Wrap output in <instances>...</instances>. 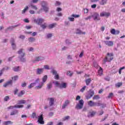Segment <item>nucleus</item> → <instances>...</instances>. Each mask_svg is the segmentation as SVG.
<instances>
[{
  "label": "nucleus",
  "instance_id": "62",
  "mask_svg": "<svg viewBox=\"0 0 125 125\" xmlns=\"http://www.w3.org/2000/svg\"><path fill=\"white\" fill-rule=\"evenodd\" d=\"M20 39H21V40H24L25 39V36L24 35H21L19 36Z\"/></svg>",
  "mask_w": 125,
  "mask_h": 125
},
{
  "label": "nucleus",
  "instance_id": "40",
  "mask_svg": "<svg viewBox=\"0 0 125 125\" xmlns=\"http://www.w3.org/2000/svg\"><path fill=\"white\" fill-rule=\"evenodd\" d=\"M103 114H104V111L103 110H100L98 112V115L99 116H102Z\"/></svg>",
  "mask_w": 125,
  "mask_h": 125
},
{
  "label": "nucleus",
  "instance_id": "8",
  "mask_svg": "<svg viewBox=\"0 0 125 125\" xmlns=\"http://www.w3.org/2000/svg\"><path fill=\"white\" fill-rule=\"evenodd\" d=\"M23 107H24L23 105L16 104L15 105H11L9 106L7 108L10 109H14V108H23Z\"/></svg>",
  "mask_w": 125,
  "mask_h": 125
},
{
  "label": "nucleus",
  "instance_id": "54",
  "mask_svg": "<svg viewBox=\"0 0 125 125\" xmlns=\"http://www.w3.org/2000/svg\"><path fill=\"white\" fill-rule=\"evenodd\" d=\"M4 72V68H2L0 71V77L3 74V72Z\"/></svg>",
  "mask_w": 125,
  "mask_h": 125
},
{
  "label": "nucleus",
  "instance_id": "59",
  "mask_svg": "<svg viewBox=\"0 0 125 125\" xmlns=\"http://www.w3.org/2000/svg\"><path fill=\"white\" fill-rule=\"evenodd\" d=\"M113 93H109V94L108 96V98H112V97H113Z\"/></svg>",
  "mask_w": 125,
  "mask_h": 125
},
{
  "label": "nucleus",
  "instance_id": "22",
  "mask_svg": "<svg viewBox=\"0 0 125 125\" xmlns=\"http://www.w3.org/2000/svg\"><path fill=\"white\" fill-rule=\"evenodd\" d=\"M41 4L42 7L43 6H47V5H48V3L46 1L43 0L41 2Z\"/></svg>",
  "mask_w": 125,
  "mask_h": 125
},
{
  "label": "nucleus",
  "instance_id": "15",
  "mask_svg": "<svg viewBox=\"0 0 125 125\" xmlns=\"http://www.w3.org/2000/svg\"><path fill=\"white\" fill-rule=\"evenodd\" d=\"M70 104V101L66 100L65 101L64 103L62 104V109H65Z\"/></svg>",
  "mask_w": 125,
  "mask_h": 125
},
{
  "label": "nucleus",
  "instance_id": "55",
  "mask_svg": "<svg viewBox=\"0 0 125 125\" xmlns=\"http://www.w3.org/2000/svg\"><path fill=\"white\" fill-rule=\"evenodd\" d=\"M32 117L33 118V119H35V118H37V115L36 114V113L33 112L32 115Z\"/></svg>",
  "mask_w": 125,
  "mask_h": 125
},
{
  "label": "nucleus",
  "instance_id": "44",
  "mask_svg": "<svg viewBox=\"0 0 125 125\" xmlns=\"http://www.w3.org/2000/svg\"><path fill=\"white\" fill-rule=\"evenodd\" d=\"M65 43L66 44H67V45H70V44H71V42H70V41L68 39H66L65 40Z\"/></svg>",
  "mask_w": 125,
  "mask_h": 125
},
{
  "label": "nucleus",
  "instance_id": "38",
  "mask_svg": "<svg viewBox=\"0 0 125 125\" xmlns=\"http://www.w3.org/2000/svg\"><path fill=\"white\" fill-rule=\"evenodd\" d=\"M40 25H41V28H42V29H45V28H46V26H47V25L46 24V23L42 24Z\"/></svg>",
  "mask_w": 125,
  "mask_h": 125
},
{
  "label": "nucleus",
  "instance_id": "12",
  "mask_svg": "<svg viewBox=\"0 0 125 125\" xmlns=\"http://www.w3.org/2000/svg\"><path fill=\"white\" fill-rule=\"evenodd\" d=\"M113 56H114V55H113V53H107V58L108 59V62H110V61H112V60H113V59H114V58L113 57Z\"/></svg>",
  "mask_w": 125,
  "mask_h": 125
},
{
  "label": "nucleus",
  "instance_id": "36",
  "mask_svg": "<svg viewBox=\"0 0 125 125\" xmlns=\"http://www.w3.org/2000/svg\"><path fill=\"white\" fill-rule=\"evenodd\" d=\"M18 53L20 55H21V56H22L23 55V49H20L19 51H18Z\"/></svg>",
  "mask_w": 125,
  "mask_h": 125
},
{
  "label": "nucleus",
  "instance_id": "28",
  "mask_svg": "<svg viewBox=\"0 0 125 125\" xmlns=\"http://www.w3.org/2000/svg\"><path fill=\"white\" fill-rule=\"evenodd\" d=\"M17 114H18V110H15L11 112L10 115L14 116V115H17Z\"/></svg>",
  "mask_w": 125,
  "mask_h": 125
},
{
  "label": "nucleus",
  "instance_id": "33",
  "mask_svg": "<svg viewBox=\"0 0 125 125\" xmlns=\"http://www.w3.org/2000/svg\"><path fill=\"white\" fill-rule=\"evenodd\" d=\"M20 68V66H15L13 68V70L14 72H19Z\"/></svg>",
  "mask_w": 125,
  "mask_h": 125
},
{
  "label": "nucleus",
  "instance_id": "39",
  "mask_svg": "<svg viewBox=\"0 0 125 125\" xmlns=\"http://www.w3.org/2000/svg\"><path fill=\"white\" fill-rule=\"evenodd\" d=\"M36 85V83H31L29 86H28V88H32V87H33Z\"/></svg>",
  "mask_w": 125,
  "mask_h": 125
},
{
  "label": "nucleus",
  "instance_id": "56",
  "mask_svg": "<svg viewBox=\"0 0 125 125\" xmlns=\"http://www.w3.org/2000/svg\"><path fill=\"white\" fill-rule=\"evenodd\" d=\"M115 33H116V30L114 29H112L111 31V33L112 34V35H115Z\"/></svg>",
  "mask_w": 125,
  "mask_h": 125
},
{
  "label": "nucleus",
  "instance_id": "51",
  "mask_svg": "<svg viewBox=\"0 0 125 125\" xmlns=\"http://www.w3.org/2000/svg\"><path fill=\"white\" fill-rule=\"evenodd\" d=\"M66 75L69 76V77H72V76H73V73H71L70 71H68L66 73Z\"/></svg>",
  "mask_w": 125,
  "mask_h": 125
},
{
  "label": "nucleus",
  "instance_id": "43",
  "mask_svg": "<svg viewBox=\"0 0 125 125\" xmlns=\"http://www.w3.org/2000/svg\"><path fill=\"white\" fill-rule=\"evenodd\" d=\"M51 87H52V83H50L47 84V88H48V89H50Z\"/></svg>",
  "mask_w": 125,
  "mask_h": 125
},
{
  "label": "nucleus",
  "instance_id": "30",
  "mask_svg": "<svg viewBox=\"0 0 125 125\" xmlns=\"http://www.w3.org/2000/svg\"><path fill=\"white\" fill-rule=\"evenodd\" d=\"M47 80V75L44 76L42 78V83H44L46 82Z\"/></svg>",
  "mask_w": 125,
  "mask_h": 125
},
{
  "label": "nucleus",
  "instance_id": "9",
  "mask_svg": "<svg viewBox=\"0 0 125 125\" xmlns=\"http://www.w3.org/2000/svg\"><path fill=\"white\" fill-rule=\"evenodd\" d=\"M44 22V20L42 19H39L34 20V22L36 23V24H38V25H42V23Z\"/></svg>",
  "mask_w": 125,
  "mask_h": 125
},
{
  "label": "nucleus",
  "instance_id": "26",
  "mask_svg": "<svg viewBox=\"0 0 125 125\" xmlns=\"http://www.w3.org/2000/svg\"><path fill=\"white\" fill-rule=\"evenodd\" d=\"M12 124H13V122H12L10 121H4L3 123V124L4 125H12Z\"/></svg>",
  "mask_w": 125,
  "mask_h": 125
},
{
  "label": "nucleus",
  "instance_id": "27",
  "mask_svg": "<svg viewBox=\"0 0 125 125\" xmlns=\"http://www.w3.org/2000/svg\"><path fill=\"white\" fill-rule=\"evenodd\" d=\"M26 100H19L18 101V104H26Z\"/></svg>",
  "mask_w": 125,
  "mask_h": 125
},
{
  "label": "nucleus",
  "instance_id": "3",
  "mask_svg": "<svg viewBox=\"0 0 125 125\" xmlns=\"http://www.w3.org/2000/svg\"><path fill=\"white\" fill-rule=\"evenodd\" d=\"M91 17H92L94 21H100L101 20L100 17L99 16V14L97 12L94 13L91 15Z\"/></svg>",
  "mask_w": 125,
  "mask_h": 125
},
{
  "label": "nucleus",
  "instance_id": "18",
  "mask_svg": "<svg viewBox=\"0 0 125 125\" xmlns=\"http://www.w3.org/2000/svg\"><path fill=\"white\" fill-rule=\"evenodd\" d=\"M88 105L90 107H93L94 106H96V103H94L92 101H90L88 102Z\"/></svg>",
  "mask_w": 125,
  "mask_h": 125
},
{
  "label": "nucleus",
  "instance_id": "31",
  "mask_svg": "<svg viewBox=\"0 0 125 125\" xmlns=\"http://www.w3.org/2000/svg\"><path fill=\"white\" fill-rule=\"evenodd\" d=\"M98 73L99 76H101V75L103 74V70L102 69V68L100 67V69L98 70Z\"/></svg>",
  "mask_w": 125,
  "mask_h": 125
},
{
  "label": "nucleus",
  "instance_id": "50",
  "mask_svg": "<svg viewBox=\"0 0 125 125\" xmlns=\"http://www.w3.org/2000/svg\"><path fill=\"white\" fill-rule=\"evenodd\" d=\"M12 79L14 81H17V80H18V76H15L14 77H12Z\"/></svg>",
  "mask_w": 125,
  "mask_h": 125
},
{
  "label": "nucleus",
  "instance_id": "20",
  "mask_svg": "<svg viewBox=\"0 0 125 125\" xmlns=\"http://www.w3.org/2000/svg\"><path fill=\"white\" fill-rule=\"evenodd\" d=\"M24 94H25V91L22 90L19 92L18 93L17 95L18 97H22V96H23V95H24Z\"/></svg>",
  "mask_w": 125,
  "mask_h": 125
},
{
  "label": "nucleus",
  "instance_id": "42",
  "mask_svg": "<svg viewBox=\"0 0 125 125\" xmlns=\"http://www.w3.org/2000/svg\"><path fill=\"white\" fill-rule=\"evenodd\" d=\"M71 17H74V18H79V17H80V15L72 14L71 16Z\"/></svg>",
  "mask_w": 125,
  "mask_h": 125
},
{
  "label": "nucleus",
  "instance_id": "32",
  "mask_svg": "<svg viewBox=\"0 0 125 125\" xmlns=\"http://www.w3.org/2000/svg\"><path fill=\"white\" fill-rule=\"evenodd\" d=\"M57 25V23H54L51 24L49 25V28H50V29H52V28L55 27V26Z\"/></svg>",
  "mask_w": 125,
  "mask_h": 125
},
{
  "label": "nucleus",
  "instance_id": "13",
  "mask_svg": "<svg viewBox=\"0 0 125 125\" xmlns=\"http://www.w3.org/2000/svg\"><path fill=\"white\" fill-rule=\"evenodd\" d=\"M104 42L107 46H113L114 45V42L113 41H104Z\"/></svg>",
  "mask_w": 125,
  "mask_h": 125
},
{
  "label": "nucleus",
  "instance_id": "7",
  "mask_svg": "<svg viewBox=\"0 0 125 125\" xmlns=\"http://www.w3.org/2000/svg\"><path fill=\"white\" fill-rule=\"evenodd\" d=\"M110 15H111V13L109 12H106L105 11L102 12L100 14V16H101V17H109Z\"/></svg>",
  "mask_w": 125,
  "mask_h": 125
},
{
  "label": "nucleus",
  "instance_id": "21",
  "mask_svg": "<svg viewBox=\"0 0 125 125\" xmlns=\"http://www.w3.org/2000/svg\"><path fill=\"white\" fill-rule=\"evenodd\" d=\"M29 7H31L32 9H34V10H37L38 9L37 5H34L33 4H30Z\"/></svg>",
  "mask_w": 125,
  "mask_h": 125
},
{
  "label": "nucleus",
  "instance_id": "64",
  "mask_svg": "<svg viewBox=\"0 0 125 125\" xmlns=\"http://www.w3.org/2000/svg\"><path fill=\"white\" fill-rule=\"evenodd\" d=\"M29 13H30V14H35V11L33 10H30Z\"/></svg>",
  "mask_w": 125,
  "mask_h": 125
},
{
  "label": "nucleus",
  "instance_id": "53",
  "mask_svg": "<svg viewBox=\"0 0 125 125\" xmlns=\"http://www.w3.org/2000/svg\"><path fill=\"white\" fill-rule=\"evenodd\" d=\"M64 24L66 26H69V25H70V21H64Z\"/></svg>",
  "mask_w": 125,
  "mask_h": 125
},
{
  "label": "nucleus",
  "instance_id": "6",
  "mask_svg": "<svg viewBox=\"0 0 125 125\" xmlns=\"http://www.w3.org/2000/svg\"><path fill=\"white\" fill-rule=\"evenodd\" d=\"M51 73L54 75L55 80H59V75L57 73V71L55 69H52Z\"/></svg>",
  "mask_w": 125,
  "mask_h": 125
},
{
  "label": "nucleus",
  "instance_id": "63",
  "mask_svg": "<svg viewBox=\"0 0 125 125\" xmlns=\"http://www.w3.org/2000/svg\"><path fill=\"white\" fill-rule=\"evenodd\" d=\"M96 106H102V104L100 103H98L97 104L96 103Z\"/></svg>",
  "mask_w": 125,
  "mask_h": 125
},
{
  "label": "nucleus",
  "instance_id": "23",
  "mask_svg": "<svg viewBox=\"0 0 125 125\" xmlns=\"http://www.w3.org/2000/svg\"><path fill=\"white\" fill-rule=\"evenodd\" d=\"M107 1H108V0H101L99 3L101 4V5H104V4H106L107 3Z\"/></svg>",
  "mask_w": 125,
  "mask_h": 125
},
{
  "label": "nucleus",
  "instance_id": "52",
  "mask_svg": "<svg viewBox=\"0 0 125 125\" xmlns=\"http://www.w3.org/2000/svg\"><path fill=\"white\" fill-rule=\"evenodd\" d=\"M44 69H45V70H49V66L47 65H44Z\"/></svg>",
  "mask_w": 125,
  "mask_h": 125
},
{
  "label": "nucleus",
  "instance_id": "24",
  "mask_svg": "<svg viewBox=\"0 0 125 125\" xmlns=\"http://www.w3.org/2000/svg\"><path fill=\"white\" fill-rule=\"evenodd\" d=\"M94 115H95V112L93 111L92 112H90L88 115V118H92V117H94Z\"/></svg>",
  "mask_w": 125,
  "mask_h": 125
},
{
  "label": "nucleus",
  "instance_id": "4",
  "mask_svg": "<svg viewBox=\"0 0 125 125\" xmlns=\"http://www.w3.org/2000/svg\"><path fill=\"white\" fill-rule=\"evenodd\" d=\"M42 60H44V58L42 57H36L32 60L33 63H37V62H39V61H42Z\"/></svg>",
  "mask_w": 125,
  "mask_h": 125
},
{
  "label": "nucleus",
  "instance_id": "61",
  "mask_svg": "<svg viewBox=\"0 0 125 125\" xmlns=\"http://www.w3.org/2000/svg\"><path fill=\"white\" fill-rule=\"evenodd\" d=\"M39 1V0H32L31 2L33 3H37Z\"/></svg>",
  "mask_w": 125,
  "mask_h": 125
},
{
  "label": "nucleus",
  "instance_id": "49",
  "mask_svg": "<svg viewBox=\"0 0 125 125\" xmlns=\"http://www.w3.org/2000/svg\"><path fill=\"white\" fill-rule=\"evenodd\" d=\"M8 100H9V96H5L4 98V101H8Z\"/></svg>",
  "mask_w": 125,
  "mask_h": 125
},
{
  "label": "nucleus",
  "instance_id": "10",
  "mask_svg": "<svg viewBox=\"0 0 125 125\" xmlns=\"http://www.w3.org/2000/svg\"><path fill=\"white\" fill-rule=\"evenodd\" d=\"M54 99H55L54 98H49L48 99L49 106H50V107H51L53 106V105H54V102H55V101H54Z\"/></svg>",
  "mask_w": 125,
  "mask_h": 125
},
{
  "label": "nucleus",
  "instance_id": "11",
  "mask_svg": "<svg viewBox=\"0 0 125 125\" xmlns=\"http://www.w3.org/2000/svg\"><path fill=\"white\" fill-rule=\"evenodd\" d=\"M11 46L13 49H16V43H15V40L14 39H11L10 40Z\"/></svg>",
  "mask_w": 125,
  "mask_h": 125
},
{
  "label": "nucleus",
  "instance_id": "60",
  "mask_svg": "<svg viewBox=\"0 0 125 125\" xmlns=\"http://www.w3.org/2000/svg\"><path fill=\"white\" fill-rule=\"evenodd\" d=\"M51 37H52V34L49 33L47 34V38H51Z\"/></svg>",
  "mask_w": 125,
  "mask_h": 125
},
{
  "label": "nucleus",
  "instance_id": "45",
  "mask_svg": "<svg viewBox=\"0 0 125 125\" xmlns=\"http://www.w3.org/2000/svg\"><path fill=\"white\" fill-rule=\"evenodd\" d=\"M68 19L70 21V22H74V21H75V18H74L68 17Z\"/></svg>",
  "mask_w": 125,
  "mask_h": 125
},
{
  "label": "nucleus",
  "instance_id": "46",
  "mask_svg": "<svg viewBox=\"0 0 125 125\" xmlns=\"http://www.w3.org/2000/svg\"><path fill=\"white\" fill-rule=\"evenodd\" d=\"M86 88V86H84L83 87H82L81 90L80 91L81 92H83V91H84V90H85V89Z\"/></svg>",
  "mask_w": 125,
  "mask_h": 125
},
{
  "label": "nucleus",
  "instance_id": "48",
  "mask_svg": "<svg viewBox=\"0 0 125 125\" xmlns=\"http://www.w3.org/2000/svg\"><path fill=\"white\" fill-rule=\"evenodd\" d=\"M35 49H34L33 47H29L27 48L28 51L31 52V51H34Z\"/></svg>",
  "mask_w": 125,
  "mask_h": 125
},
{
  "label": "nucleus",
  "instance_id": "35",
  "mask_svg": "<svg viewBox=\"0 0 125 125\" xmlns=\"http://www.w3.org/2000/svg\"><path fill=\"white\" fill-rule=\"evenodd\" d=\"M29 9V7L28 6H26L25 8L22 11V14H24L27 10Z\"/></svg>",
  "mask_w": 125,
  "mask_h": 125
},
{
  "label": "nucleus",
  "instance_id": "25",
  "mask_svg": "<svg viewBox=\"0 0 125 125\" xmlns=\"http://www.w3.org/2000/svg\"><path fill=\"white\" fill-rule=\"evenodd\" d=\"M42 8L45 12H48V11L49 10V7L47 6L42 7Z\"/></svg>",
  "mask_w": 125,
  "mask_h": 125
},
{
  "label": "nucleus",
  "instance_id": "34",
  "mask_svg": "<svg viewBox=\"0 0 125 125\" xmlns=\"http://www.w3.org/2000/svg\"><path fill=\"white\" fill-rule=\"evenodd\" d=\"M85 83H86V85H88V84H89V83H91V79H88L86 80Z\"/></svg>",
  "mask_w": 125,
  "mask_h": 125
},
{
  "label": "nucleus",
  "instance_id": "16",
  "mask_svg": "<svg viewBox=\"0 0 125 125\" xmlns=\"http://www.w3.org/2000/svg\"><path fill=\"white\" fill-rule=\"evenodd\" d=\"M43 86V83L41 82L38 85L35 87V89H42Z\"/></svg>",
  "mask_w": 125,
  "mask_h": 125
},
{
  "label": "nucleus",
  "instance_id": "14",
  "mask_svg": "<svg viewBox=\"0 0 125 125\" xmlns=\"http://www.w3.org/2000/svg\"><path fill=\"white\" fill-rule=\"evenodd\" d=\"M43 68H37L36 69V75H42L43 73Z\"/></svg>",
  "mask_w": 125,
  "mask_h": 125
},
{
  "label": "nucleus",
  "instance_id": "29",
  "mask_svg": "<svg viewBox=\"0 0 125 125\" xmlns=\"http://www.w3.org/2000/svg\"><path fill=\"white\" fill-rule=\"evenodd\" d=\"M35 41H36V39H35V38L29 37L28 38V42H34Z\"/></svg>",
  "mask_w": 125,
  "mask_h": 125
},
{
  "label": "nucleus",
  "instance_id": "5",
  "mask_svg": "<svg viewBox=\"0 0 125 125\" xmlns=\"http://www.w3.org/2000/svg\"><path fill=\"white\" fill-rule=\"evenodd\" d=\"M38 123L40 125H44V121H43V116L42 114L38 117Z\"/></svg>",
  "mask_w": 125,
  "mask_h": 125
},
{
  "label": "nucleus",
  "instance_id": "19",
  "mask_svg": "<svg viewBox=\"0 0 125 125\" xmlns=\"http://www.w3.org/2000/svg\"><path fill=\"white\" fill-rule=\"evenodd\" d=\"M10 84H12V80H10L7 82L3 84V86L4 87H6V86H8V85H10Z\"/></svg>",
  "mask_w": 125,
  "mask_h": 125
},
{
  "label": "nucleus",
  "instance_id": "37",
  "mask_svg": "<svg viewBox=\"0 0 125 125\" xmlns=\"http://www.w3.org/2000/svg\"><path fill=\"white\" fill-rule=\"evenodd\" d=\"M90 97H87V99H89L91 97H92V96H93V95H94V91H91V92L90 93Z\"/></svg>",
  "mask_w": 125,
  "mask_h": 125
},
{
  "label": "nucleus",
  "instance_id": "2",
  "mask_svg": "<svg viewBox=\"0 0 125 125\" xmlns=\"http://www.w3.org/2000/svg\"><path fill=\"white\" fill-rule=\"evenodd\" d=\"M83 100H80L79 101V103L76 104L75 106V109H77V110H81L83 109Z\"/></svg>",
  "mask_w": 125,
  "mask_h": 125
},
{
  "label": "nucleus",
  "instance_id": "17",
  "mask_svg": "<svg viewBox=\"0 0 125 125\" xmlns=\"http://www.w3.org/2000/svg\"><path fill=\"white\" fill-rule=\"evenodd\" d=\"M25 56V53H22V56H19V58L20 59L21 62H26V59L24 58Z\"/></svg>",
  "mask_w": 125,
  "mask_h": 125
},
{
  "label": "nucleus",
  "instance_id": "1",
  "mask_svg": "<svg viewBox=\"0 0 125 125\" xmlns=\"http://www.w3.org/2000/svg\"><path fill=\"white\" fill-rule=\"evenodd\" d=\"M53 83L59 88H66L67 87V83H60L58 81H55L53 82Z\"/></svg>",
  "mask_w": 125,
  "mask_h": 125
},
{
  "label": "nucleus",
  "instance_id": "57",
  "mask_svg": "<svg viewBox=\"0 0 125 125\" xmlns=\"http://www.w3.org/2000/svg\"><path fill=\"white\" fill-rule=\"evenodd\" d=\"M70 119V116H65L64 118H63V121H66V120H69Z\"/></svg>",
  "mask_w": 125,
  "mask_h": 125
},
{
  "label": "nucleus",
  "instance_id": "41",
  "mask_svg": "<svg viewBox=\"0 0 125 125\" xmlns=\"http://www.w3.org/2000/svg\"><path fill=\"white\" fill-rule=\"evenodd\" d=\"M122 84H123L122 83H118L116 84H115V86L116 87H120V86H122Z\"/></svg>",
  "mask_w": 125,
  "mask_h": 125
},
{
  "label": "nucleus",
  "instance_id": "47",
  "mask_svg": "<svg viewBox=\"0 0 125 125\" xmlns=\"http://www.w3.org/2000/svg\"><path fill=\"white\" fill-rule=\"evenodd\" d=\"M61 4V2H59V1H56L55 3V5L56 6H59V5H60Z\"/></svg>",
  "mask_w": 125,
  "mask_h": 125
},
{
  "label": "nucleus",
  "instance_id": "58",
  "mask_svg": "<svg viewBox=\"0 0 125 125\" xmlns=\"http://www.w3.org/2000/svg\"><path fill=\"white\" fill-rule=\"evenodd\" d=\"M14 29V26H9V27L7 28V30H13Z\"/></svg>",
  "mask_w": 125,
  "mask_h": 125
}]
</instances>
